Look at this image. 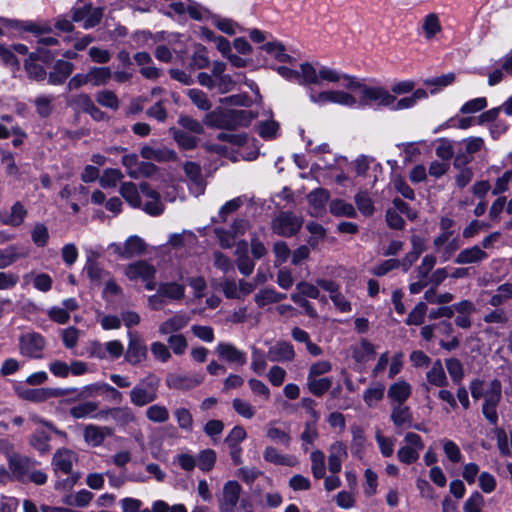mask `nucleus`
<instances>
[{"instance_id": "nucleus-1", "label": "nucleus", "mask_w": 512, "mask_h": 512, "mask_svg": "<svg viewBox=\"0 0 512 512\" xmlns=\"http://www.w3.org/2000/svg\"><path fill=\"white\" fill-rule=\"evenodd\" d=\"M469 389L473 399L479 400L480 398H484L482 413L490 424L496 425L498 422L496 408L502 398L501 381L495 378L485 387L483 380L473 379L470 382Z\"/></svg>"}, {"instance_id": "nucleus-2", "label": "nucleus", "mask_w": 512, "mask_h": 512, "mask_svg": "<svg viewBox=\"0 0 512 512\" xmlns=\"http://www.w3.org/2000/svg\"><path fill=\"white\" fill-rule=\"evenodd\" d=\"M78 461L77 454L66 448L58 449L51 461L56 481L54 488L57 491H70L80 479V473L73 471V466Z\"/></svg>"}, {"instance_id": "nucleus-3", "label": "nucleus", "mask_w": 512, "mask_h": 512, "mask_svg": "<svg viewBox=\"0 0 512 512\" xmlns=\"http://www.w3.org/2000/svg\"><path fill=\"white\" fill-rule=\"evenodd\" d=\"M348 83L344 86L348 90L359 91V103L362 106L376 105L377 107H391L396 96L383 86H369L363 83L357 77H347Z\"/></svg>"}, {"instance_id": "nucleus-4", "label": "nucleus", "mask_w": 512, "mask_h": 512, "mask_svg": "<svg viewBox=\"0 0 512 512\" xmlns=\"http://www.w3.org/2000/svg\"><path fill=\"white\" fill-rule=\"evenodd\" d=\"M185 296V285L175 281L161 282L155 294L147 299L148 307L153 311L162 310L168 302L181 301Z\"/></svg>"}, {"instance_id": "nucleus-5", "label": "nucleus", "mask_w": 512, "mask_h": 512, "mask_svg": "<svg viewBox=\"0 0 512 512\" xmlns=\"http://www.w3.org/2000/svg\"><path fill=\"white\" fill-rule=\"evenodd\" d=\"M159 385V378L152 374L141 379L129 392L131 404L144 407L153 403L158 398Z\"/></svg>"}, {"instance_id": "nucleus-6", "label": "nucleus", "mask_w": 512, "mask_h": 512, "mask_svg": "<svg viewBox=\"0 0 512 512\" xmlns=\"http://www.w3.org/2000/svg\"><path fill=\"white\" fill-rule=\"evenodd\" d=\"M309 99L312 103L320 106L333 103L346 107H354L357 104V98L343 90H325L321 92L310 90Z\"/></svg>"}, {"instance_id": "nucleus-7", "label": "nucleus", "mask_w": 512, "mask_h": 512, "mask_svg": "<svg viewBox=\"0 0 512 512\" xmlns=\"http://www.w3.org/2000/svg\"><path fill=\"white\" fill-rule=\"evenodd\" d=\"M303 225V218L290 211H281L272 221V230L279 236L291 237Z\"/></svg>"}, {"instance_id": "nucleus-8", "label": "nucleus", "mask_w": 512, "mask_h": 512, "mask_svg": "<svg viewBox=\"0 0 512 512\" xmlns=\"http://www.w3.org/2000/svg\"><path fill=\"white\" fill-rule=\"evenodd\" d=\"M4 29L14 31H25L35 36L44 35L52 32V27L45 22L36 21H18L7 18H0V36L5 35Z\"/></svg>"}, {"instance_id": "nucleus-9", "label": "nucleus", "mask_w": 512, "mask_h": 512, "mask_svg": "<svg viewBox=\"0 0 512 512\" xmlns=\"http://www.w3.org/2000/svg\"><path fill=\"white\" fill-rule=\"evenodd\" d=\"M128 346L125 352V361L132 365L137 366L144 362L148 357L147 346L144 341L134 332H128Z\"/></svg>"}, {"instance_id": "nucleus-10", "label": "nucleus", "mask_w": 512, "mask_h": 512, "mask_svg": "<svg viewBox=\"0 0 512 512\" xmlns=\"http://www.w3.org/2000/svg\"><path fill=\"white\" fill-rule=\"evenodd\" d=\"M204 381L203 374L169 373L165 379L168 388L176 390H190Z\"/></svg>"}, {"instance_id": "nucleus-11", "label": "nucleus", "mask_w": 512, "mask_h": 512, "mask_svg": "<svg viewBox=\"0 0 512 512\" xmlns=\"http://www.w3.org/2000/svg\"><path fill=\"white\" fill-rule=\"evenodd\" d=\"M9 469L12 476L21 481L27 482V477L31 470L36 467L37 461L18 454L12 455L8 460Z\"/></svg>"}, {"instance_id": "nucleus-12", "label": "nucleus", "mask_w": 512, "mask_h": 512, "mask_svg": "<svg viewBox=\"0 0 512 512\" xmlns=\"http://www.w3.org/2000/svg\"><path fill=\"white\" fill-rule=\"evenodd\" d=\"M242 487L237 481H228L223 486L222 495L219 497L220 512H233L236 507Z\"/></svg>"}, {"instance_id": "nucleus-13", "label": "nucleus", "mask_w": 512, "mask_h": 512, "mask_svg": "<svg viewBox=\"0 0 512 512\" xmlns=\"http://www.w3.org/2000/svg\"><path fill=\"white\" fill-rule=\"evenodd\" d=\"M20 353L30 358H41L45 347L44 338L38 333H27L20 337Z\"/></svg>"}, {"instance_id": "nucleus-14", "label": "nucleus", "mask_w": 512, "mask_h": 512, "mask_svg": "<svg viewBox=\"0 0 512 512\" xmlns=\"http://www.w3.org/2000/svg\"><path fill=\"white\" fill-rule=\"evenodd\" d=\"M146 243L136 235L130 236L123 245L112 244L111 248L123 259H130L138 255L144 254L146 251Z\"/></svg>"}, {"instance_id": "nucleus-15", "label": "nucleus", "mask_w": 512, "mask_h": 512, "mask_svg": "<svg viewBox=\"0 0 512 512\" xmlns=\"http://www.w3.org/2000/svg\"><path fill=\"white\" fill-rule=\"evenodd\" d=\"M215 352L218 354L220 359L232 365L244 366L247 362L246 353L231 343H218L215 348Z\"/></svg>"}, {"instance_id": "nucleus-16", "label": "nucleus", "mask_w": 512, "mask_h": 512, "mask_svg": "<svg viewBox=\"0 0 512 512\" xmlns=\"http://www.w3.org/2000/svg\"><path fill=\"white\" fill-rule=\"evenodd\" d=\"M140 155L145 160L160 163L177 160L176 152L165 146L144 145L140 149Z\"/></svg>"}, {"instance_id": "nucleus-17", "label": "nucleus", "mask_w": 512, "mask_h": 512, "mask_svg": "<svg viewBox=\"0 0 512 512\" xmlns=\"http://www.w3.org/2000/svg\"><path fill=\"white\" fill-rule=\"evenodd\" d=\"M425 379L426 383L422 387L427 392L430 391L431 386L444 388L448 385V378L440 359L432 362L430 369L426 372Z\"/></svg>"}, {"instance_id": "nucleus-18", "label": "nucleus", "mask_w": 512, "mask_h": 512, "mask_svg": "<svg viewBox=\"0 0 512 512\" xmlns=\"http://www.w3.org/2000/svg\"><path fill=\"white\" fill-rule=\"evenodd\" d=\"M140 192L146 198L143 208L146 213L152 216H158L163 213L164 205L156 190L152 189L148 183H141Z\"/></svg>"}, {"instance_id": "nucleus-19", "label": "nucleus", "mask_w": 512, "mask_h": 512, "mask_svg": "<svg viewBox=\"0 0 512 512\" xmlns=\"http://www.w3.org/2000/svg\"><path fill=\"white\" fill-rule=\"evenodd\" d=\"M114 434V429L109 426H98L89 424L84 428V440L92 447L101 446L107 437H111Z\"/></svg>"}, {"instance_id": "nucleus-20", "label": "nucleus", "mask_w": 512, "mask_h": 512, "mask_svg": "<svg viewBox=\"0 0 512 512\" xmlns=\"http://www.w3.org/2000/svg\"><path fill=\"white\" fill-rule=\"evenodd\" d=\"M125 275L132 281L147 280L155 277L156 268L144 260L131 263L125 268Z\"/></svg>"}, {"instance_id": "nucleus-21", "label": "nucleus", "mask_w": 512, "mask_h": 512, "mask_svg": "<svg viewBox=\"0 0 512 512\" xmlns=\"http://www.w3.org/2000/svg\"><path fill=\"white\" fill-rule=\"evenodd\" d=\"M328 452V469L331 473L336 474L341 471L342 461L348 456L347 447L343 442L336 441L330 445Z\"/></svg>"}, {"instance_id": "nucleus-22", "label": "nucleus", "mask_w": 512, "mask_h": 512, "mask_svg": "<svg viewBox=\"0 0 512 512\" xmlns=\"http://www.w3.org/2000/svg\"><path fill=\"white\" fill-rule=\"evenodd\" d=\"M412 394V386L406 380H398L391 384L387 391V397L391 404H404Z\"/></svg>"}, {"instance_id": "nucleus-23", "label": "nucleus", "mask_w": 512, "mask_h": 512, "mask_svg": "<svg viewBox=\"0 0 512 512\" xmlns=\"http://www.w3.org/2000/svg\"><path fill=\"white\" fill-rule=\"evenodd\" d=\"M267 357L272 362H290L295 358V351L292 344L281 341L269 348Z\"/></svg>"}, {"instance_id": "nucleus-24", "label": "nucleus", "mask_w": 512, "mask_h": 512, "mask_svg": "<svg viewBox=\"0 0 512 512\" xmlns=\"http://www.w3.org/2000/svg\"><path fill=\"white\" fill-rule=\"evenodd\" d=\"M488 258V254L479 246L474 245L468 248L461 250L456 258L455 263L464 265V264H477Z\"/></svg>"}, {"instance_id": "nucleus-25", "label": "nucleus", "mask_w": 512, "mask_h": 512, "mask_svg": "<svg viewBox=\"0 0 512 512\" xmlns=\"http://www.w3.org/2000/svg\"><path fill=\"white\" fill-rule=\"evenodd\" d=\"M307 199L310 205V215L317 217L325 210L326 203L329 199V192L322 188L315 189L308 194Z\"/></svg>"}, {"instance_id": "nucleus-26", "label": "nucleus", "mask_w": 512, "mask_h": 512, "mask_svg": "<svg viewBox=\"0 0 512 512\" xmlns=\"http://www.w3.org/2000/svg\"><path fill=\"white\" fill-rule=\"evenodd\" d=\"M190 317L185 313H176L172 317L165 320L159 326L161 335H168L183 329L188 325Z\"/></svg>"}, {"instance_id": "nucleus-27", "label": "nucleus", "mask_w": 512, "mask_h": 512, "mask_svg": "<svg viewBox=\"0 0 512 512\" xmlns=\"http://www.w3.org/2000/svg\"><path fill=\"white\" fill-rule=\"evenodd\" d=\"M27 215V210L20 202H16L10 212H0V221L5 225L17 227L21 225Z\"/></svg>"}, {"instance_id": "nucleus-28", "label": "nucleus", "mask_w": 512, "mask_h": 512, "mask_svg": "<svg viewBox=\"0 0 512 512\" xmlns=\"http://www.w3.org/2000/svg\"><path fill=\"white\" fill-rule=\"evenodd\" d=\"M41 53V48L37 49V53H30L29 57L24 62L28 76L36 81H42L46 77V71L43 66L36 63V61L41 58Z\"/></svg>"}, {"instance_id": "nucleus-29", "label": "nucleus", "mask_w": 512, "mask_h": 512, "mask_svg": "<svg viewBox=\"0 0 512 512\" xmlns=\"http://www.w3.org/2000/svg\"><path fill=\"white\" fill-rule=\"evenodd\" d=\"M390 418L396 427L411 426L413 421L410 408L404 404H392Z\"/></svg>"}, {"instance_id": "nucleus-30", "label": "nucleus", "mask_w": 512, "mask_h": 512, "mask_svg": "<svg viewBox=\"0 0 512 512\" xmlns=\"http://www.w3.org/2000/svg\"><path fill=\"white\" fill-rule=\"evenodd\" d=\"M74 65L71 62L58 60L54 65V71L49 74V83L62 84L73 72Z\"/></svg>"}, {"instance_id": "nucleus-31", "label": "nucleus", "mask_w": 512, "mask_h": 512, "mask_svg": "<svg viewBox=\"0 0 512 512\" xmlns=\"http://www.w3.org/2000/svg\"><path fill=\"white\" fill-rule=\"evenodd\" d=\"M376 354L375 347L366 339H361L360 343L352 347V357L358 363H366Z\"/></svg>"}, {"instance_id": "nucleus-32", "label": "nucleus", "mask_w": 512, "mask_h": 512, "mask_svg": "<svg viewBox=\"0 0 512 512\" xmlns=\"http://www.w3.org/2000/svg\"><path fill=\"white\" fill-rule=\"evenodd\" d=\"M97 257V253L91 252L90 255L87 256L84 270L91 281L100 283L102 279L109 275V273L99 266Z\"/></svg>"}, {"instance_id": "nucleus-33", "label": "nucleus", "mask_w": 512, "mask_h": 512, "mask_svg": "<svg viewBox=\"0 0 512 512\" xmlns=\"http://www.w3.org/2000/svg\"><path fill=\"white\" fill-rule=\"evenodd\" d=\"M263 458L275 465L295 466L297 460L293 456L281 454L275 447L268 446L263 452Z\"/></svg>"}, {"instance_id": "nucleus-34", "label": "nucleus", "mask_w": 512, "mask_h": 512, "mask_svg": "<svg viewBox=\"0 0 512 512\" xmlns=\"http://www.w3.org/2000/svg\"><path fill=\"white\" fill-rule=\"evenodd\" d=\"M64 393L59 389L35 388L25 391L24 398L33 402H44L49 398L59 397Z\"/></svg>"}, {"instance_id": "nucleus-35", "label": "nucleus", "mask_w": 512, "mask_h": 512, "mask_svg": "<svg viewBox=\"0 0 512 512\" xmlns=\"http://www.w3.org/2000/svg\"><path fill=\"white\" fill-rule=\"evenodd\" d=\"M27 256V252L15 245L0 250V269L12 265L17 260Z\"/></svg>"}, {"instance_id": "nucleus-36", "label": "nucleus", "mask_w": 512, "mask_h": 512, "mask_svg": "<svg viewBox=\"0 0 512 512\" xmlns=\"http://www.w3.org/2000/svg\"><path fill=\"white\" fill-rule=\"evenodd\" d=\"M285 298L286 294L279 293L272 288H264L255 294L254 301L258 307H264L268 304L280 302Z\"/></svg>"}, {"instance_id": "nucleus-37", "label": "nucleus", "mask_w": 512, "mask_h": 512, "mask_svg": "<svg viewBox=\"0 0 512 512\" xmlns=\"http://www.w3.org/2000/svg\"><path fill=\"white\" fill-rule=\"evenodd\" d=\"M329 211L336 217L355 218L357 212L351 203H347L342 199H334L329 204Z\"/></svg>"}, {"instance_id": "nucleus-38", "label": "nucleus", "mask_w": 512, "mask_h": 512, "mask_svg": "<svg viewBox=\"0 0 512 512\" xmlns=\"http://www.w3.org/2000/svg\"><path fill=\"white\" fill-rule=\"evenodd\" d=\"M111 413L112 420L120 427H126L136 421L134 412L128 406L112 407Z\"/></svg>"}, {"instance_id": "nucleus-39", "label": "nucleus", "mask_w": 512, "mask_h": 512, "mask_svg": "<svg viewBox=\"0 0 512 512\" xmlns=\"http://www.w3.org/2000/svg\"><path fill=\"white\" fill-rule=\"evenodd\" d=\"M300 79L299 84L303 86L307 85H319V69L317 70L311 63L304 62L300 64Z\"/></svg>"}, {"instance_id": "nucleus-40", "label": "nucleus", "mask_w": 512, "mask_h": 512, "mask_svg": "<svg viewBox=\"0 0 512 512\" xmlns=\"http://www.w3.org/2000/svg\"><path fill=\"white\" fill-rule=\"evenodd\" d=\"M99 404L94 401H86L79 403L70 408L69 413L75 419H82L86 417H92L98 410Z\"/></svg>"}, {"instance_id": "nucleus-41", "label": "nucleus", "mask_w": 512, "mask_h": 512, "mask_svg": "<svg viewBox=\"0 0 512 512\" xmlns=\"http://www.w3.org/2000/svg\"><path fill=\"white\" fill-rule=\"evenodd\" d=\"M347 77H353L349 74H342L338 70L330 68L328 66H320L319 68V84L322 82L328 83H338L341 80H344L345 83H348Z\"/></svg>"}, {"instance_id": "nucleus-42", "label": "nucleus", "mask_w": 512, "mask_h": 512, "mask_svg": "<svg viewBox=\"0 0 512 512\" xmlns=\"http://www.w3.org/2000/svg\"><path fill=\"white\" fill-rule=\"evenodd\" d=\"M310 233V237L307 239V244L312 249H317L319 243L326 237V229L317 222H309L306 226Z\"/></svg>"}, {"instance_id": "nucleus-43", "label": "nucleus", "mask_w": 512, "mask_h": 512, "mask_svg": "<svg viewBox=\"0 0 512 512\" xmlns=\"http://www.w3.org/2000/svg\"><path fill=\"white\" fill-rule=\"evenodd\" d=\"M120 194L132 207H140L141 197L133 182L123 183L120 187Z\"/></svg>"}, {"instance_id": "nucleus-44", "label": "nucleus", "mask_w": 512, "mask_h": 512, "mask_svg": "<svg viewBox=\"0 0 512 512\" xmlns=\"http://www.w3.org/2000/svg\"><path fill=\"white\" fill-rule=\"evenodd\" d=\"M145 416L153 423H165L169 420V410L164 405L153 404L146 409Z\"/></svg>"}, {"instance_id": "nucleus-45", "label": "nucleus", "mask_w": 512, "mask_h": 512, "mask_svg": "<svg viewBox=\"0 0 512 512\" xmlns=\"http://www.w3.org/2000/svg\"><path fill=\"white\" fill-rule=\"evenodd\" d=\"M50 436L47 432L44 430H36L30 437L29 443L30 445L39 451L40 453L44 454L49 452L50 450Z\"/></svg>"}, {"instance_id": "nucleus-46", "label": "nucleus", "mask_w": 512, "mask_h": 512, "mask_svg": "<svg viewBox=\"0 0 512 512\" xmlns=\"http://www.w3.org/2000/svg\"><path fill=\"white\" fill-rule=\"evenodd\" d=\"M311 459V472L316 479H321L325 476V454L321 450H314L310 455Z\"/></svg>"}, {"instance_id": "nucleus-47", "label": "nucleus", "mask_w": 512, "mask_h": 512, "mask_svg": "<svg viewBox=\"0 0 512 512\" xmlns=\"http://www.w3.org/2000/svg\"><path fill=\"white\" fill-rule=\"evenodd\" d=\"M509 299H512V283H504L498 286L496 292L491 296L489 304L498 308Z\"/></svg>"}, {"instance_id": "nucleus-48", "label": "nucleus", "mask_w": 512, "mask_h": 512, "mask_svg": "<svg viewBox=\"0 0 512 512\" xmlns=\"http://www.w3.org/2000/svg\"><path fill=\"white\" fill-rule=\"evenodd\" d=\"M332 386V380L329 377L307 378L308 390L315 396L320 397L326 393Z\"/></svg>"}, {"instance_id": "nucleus-49", "label": "nucleus", "mask_w": 512, "mask_h": 512, "mask_svg": "<svg viewBox=\"0 0 512 512\" xmlns=\"http://www.w3.org/2000/svg\"><path fill=\"white\" fill-rule=\"evenodd\" d=\"M187 96L192 103L202 111H208L212 107L211 101L208 99L205 92L200 89L192 88L187 90Z\"/></svg>"}, {"instance_id": "nucleus-50", "label": "nucleus", "mask_w": 512, "mask_h": 512, "mask_svg": "<svg viewBox=\"0 0 512 512\" xmlns=\"http://www.w3.org/2000/svg\"><path fill=\"white\" fill-rule=\"evenodd\" d=\"M385 386L382 383H375L365 390L363 399L367 406L372 407L384 397Z\"/></svg>"}, {"instance_id": "nucleus-51", "label": "nucleus", "mask_w": 512, "mask_h": 512, "mask_svg": "<svg viewBox=\"0 0 512 512\" xmlns=\"http://www.w3.org/2000/svg\"><path fill=\"white\" fill-rule=\"evenodd\" d=\"M446 369L454 384H460L464 378V369L461 361L457 358H448L445 360Z\"/></svg>"}, {"instance_id": "nucleus-52", "label": "nucleus", "mask_w": 512, "mask_h": 512, "mask_svg": "<svg viewBox=\"0 0 512 512\" xmlns=\"http://www.w3.org/2000/svg\"><path fill=\"white\" fill-rule=\"evenodd\" d=\"M90 83L94 86L105 85L112 77L109 67H92L89 71Z\"/></svg>"}, {"instance_id": "nucleus-53", "label": "nucleus", "mask_w": 512, "mask_h": 512, "mask_svg": "<svg viewBox=\"0 0 512 512\" xmlns=\"http://www.w3.org/2000/svg\"><path fill=\"white\" fill-rule=\"evenodd\" d=\"M95 98L98 104L111 110H117L120 106L117 95L111 90L99 91L96 93Z\"/></svg>"}, {"instance_id": "nucleus-54", "label": "nucleus", "mask_w": 512, "mask_h": 512, "mask_svg": "<svg viewBox=\"0 0 512 512\" xmlns=\"http://www.w3.org/2000/svg\"><path fill=\"white\" fill-rule=\"evenodd\" d=\"M54 100L52 95H40L35 98L34 104L40 117L47 118L51 115Z\"/></svg>"}, {"instance_id": "nucleus-55", "label": "nucleus", "mask_w": 512, "mask_h": 512, "mask_svg": "<svg viewBox=\"0 0 512 512\" xmlns=\"http://www.w3.org/2000/svg\"><path fill=\"white\" fill-rule=\"evenodd\" d=\"M261 49L274 56L279 62H290L291 56L285 53V47L280 42H268Z\"/></svg>"}, {"instance_id": "nucleus-56", "label": "nucleus", "mask_w": 512, "mask_h": 512, "mask_svg": "<svg viewBox=\"0 0 512 512\" xmlns=\"http://www.w3.org/2000/svg\"><path fill=\"white\" fill-rule=\"evenodd\" d=\"M122 178L123 174L119 169L108 168L100 176L99 184L102 188H114Z\"/></svg>"}, {"instance_id": "nucleus-57", "label": "nucleus", "mask_w": 512, "mask_h": 512, "mask_svg": "<svg viewBox=\"0 0 512 512\" xmlns=\"http://www.w3.org/2000/svg\"><path fill=\"white\" fill-rule=\"evenodd\" d=\"M352 432V443H351V450L353 455L360 457V454L364 448V444L366 442V438L364 435V430L360 426H352L351 427Z\"/></svg>"}, {"instance_id": "nucleus-58", "label": "nucleus", "mask_w": 512, "mask_h": 512, "mask_svg": "<svg viewBox=\"0 0 512 512\" xmlns=\"http://www.w3.org/2000/svg\"><path fill=\"white\" fill-rule=\"evenodd\" d=\"M174 417L180 429L191 432L193 429V417L187 408H177L174 410Z\"/></svg>"}, {"instance_id": "nucleus-59", "label": "nucleus", "mask_w": 512, "mask_h": 512, "mask_svg": "<svg viewBox=\"0 0 512 512\" xmlns=\"http://www.w3.org/2000/svg\"><path fill=\"white\" fill-rule=\"evenodd\" d=\"M354 201L358 210L364 216H371L374 213L373 201L367 192H358L354 197Z\"/></svg>"}, {"instance_id": "nucleus-60", "label": "nucleus", "mask_w": 512, "mask_h": 512, "mask_svg": "<svg viewBox=\"0 0 512 512\" xmlns=\"http://www.w3.org/2000/svg\"><path fill=\"white\" fill-rule=\"evenodd\" d=\"M173 138L181 148L186 150L194 149L198 142L195 136L178 129H173Z\"/></svg>"}, {"instance_id": "nucleus-61", "label": "nucleus", "mask_w": 512, "mask_h": 512, "mask_svg": "<svg viewBox=\"0 0 512 512\" xmlns=\"http://www.w3.org/2000/svg\"><path fill=\"white\" fill-rule=\"evenodd\" d=\"M216 462V453L212 449L202 450L197 457V465L204 472L210 471Z\"/></svg>"}, {"instance_id": "nucleus-62", "label": "nucleus", "mask_w": 512, "mask_h": 512, "mask_svg": "<svg viewBox=\"0 0 512 512\" xmlns=\"http://www.w3.org/2000/svg\"><path fill=\"white\" fill-rule=\"evenodd\" d=\"M423 31L427 39L433 38L441 30L439 18L436 14H429L424 18Z\"/></svg>"}, {"instance_id": "nucleus-63", "label": "nucleus", "mask_w": 512, "mask_h": 512, "mask_svg": "<svg viewBox=\"0 0 512 512\" xmlns=\"http://www.w3.org/2000/svg\"><path fill=\"white\" fill-rule=\"evenodd\" d=\"M427 305L424 302H419L413 310L408 314L405 321L407 325H421L424 322L425 315L427 313Z\"/></svg>"}, {"instance_id": "nucleus-64", "label": "nucleus", "mask_w": 512, "mask_h": 512, "mask_svg": "<svg viewBox=\"0 0 512 512\" xmlns=\"http://www.w3.org/2000/svg\"><path fill=\"white\" fill-rule=\"evenodd\" d=\"M278 130L279 124L274 120H266L258 124L259 135L267 140L276 138Z\"/></svg>"}]
</instances>
